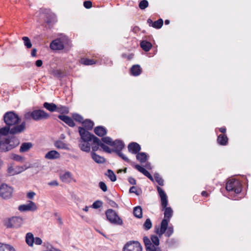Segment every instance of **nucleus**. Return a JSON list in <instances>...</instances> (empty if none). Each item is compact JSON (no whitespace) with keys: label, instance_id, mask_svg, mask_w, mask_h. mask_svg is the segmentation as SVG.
<instances>
[{"label":"nucleus","instance_id":"obj_63","mask_svg":"<svg viewBox=\"0 0 251 251\" xmlns=\"http://www.w3.org/2000/svg\"><path fill=\"white\" fill-rule=\"evenodd\" d=\"M48 185L50 186H58V183L56 180H53L49 182Z\"/></svg>","mask_w":251,"mask_h":251},{"label":"nucleus","instance_id":"obj_43","mask_svg":"<svg viewBox=\"0 0 251 251\" xmlns=\"http://www.w3.org/2000/svg\"><path fill=\"white\" fill-rule=\"evenodd\" d=\"M44 246L46 248V251H61L59 249H57L52 246L49 243H44Z\"/></svg>","mask_w":251,"mask_h":251},{"label":"nucleus","instance_id":"obj_36","mask_svg":"<svg viewBox=\"0 0 251 251\" xmlns=\"http://www.w3.org/2000/svg\"><path fill=\"white\" fill-rule=\"evenodd\" d=\"M91 156L93 159L97 163H101L104 161V158L97 154L94 152H91Z\"/></svg>","mask_w":251,"mask_h":251},{"label":"nucleus","instance_id":"obj_50","mask_svg":"<svg viewBox=\"0 0 251 251\" xmlns=\"http://www.w3.org/2000/svg\"><path fill=\"white\" fill-rule=\"evenodd\" d=\"M3 251H15L14 248L9 245L3 244Z\"/></svg>","mask_w":251,"mask_h":251},{"label":"nucleus","instance_id":"obj_6","mask_svg":"<svg viewBox=\"0 0 251 251\" xmlns=\"http://www.w3.org/2000/svg\"><path fill=\"white\" fill-rule=\"evenodd\" d=\"M13 188L6 184L0 185V197L4 200H8L12 197Z\"/></svg>","mask_w":251,"mask_h":251},{"label":"nucleus","instance_id":"obj_64","mask_svg":"<svg viewBox=\"0 0 251 251\" xmlns=\"http://www.w3.org/2000/svg\"><path fill=\"white\" fill-rule=\"evenodd\" d=\"M43 64V62L41 60H37L35 62V65L37 67H41Z\"/></svg>","mask_w":251,"mask_h":251},{"label":"nucleus","instance_id":"obj_62","mask_svg":"<svg viewBox=\"0 0 251 251\" xmlns=\"http://www.w3.org/2000/svg\"><path fill=\"white\" fill-rule=\"evenodd\" d=\"M116 180V176L114 173V172L111 170V181H115Z\"/></svg>","mask_w":251,"mask_h":251},{"label":"nucleus","instance_id":"obj_7","mask_svg":"<svg viewBox=\"0 0 251 251\" xmlns=\"http://www.w3.org/2000/svg\"><path fill=\"white\" fill-rule=\"evenodd\" d=\"M226 188L227 191H234L236 194L241 192V185L235 179H229L226 183Z\"/></svg>","mask_w":251,"mask_h":251},{"label":"nucleus","instance_id":"obj_42","mask_svg":"<svg viewBox=\"0 0 251 251\" xmlns=\"http://www.w3.org/2000/svg\"><path fill=\"white\" fill-rule=\"evenodd\" d=\"M152 227V223L151 220L148 218L147 219L143 224V228L144 229L148 230L151 229Z\"/></svg>","mask_w":251,"mask_h":251},{"label":"nucleus","instance_id":"obj_52","mask_svg":"<svg viewBox=\"0 0 251 251\" xmlns=\"http://www.w3.org/2000/svg\"><path fill=\"white\" fill-rule=\"evenodd\" d=\"M174 232V229L173 226H169L167 228V230L165 233V236L170 237Z\"/></svg>","mask_w":251,"mask_h":251},{"label":"nucleus","instance_id":"obj_13","mask_svg":"<svg viewBox=\"0 0 251 251\" xmlns=\"http://www.w3.org/2000/svg\"><path fill=\"white\" fill-rule=\"evenodd\" d=\"M157 190L161 199L162 207L165 208L168 203L167 195L161 187L157 186Z\"/></svg>","mask_w":251,"mask_h":251},{"label":"nucleus","instance_id":"obj_29","mask_svg":"<svg viewBox=\"0 0 251 251\" xmlns=\"http://www.w3.org/2000/svg\"><path fill=\"white\" fill-rule=\"evenodd\" d=\"M84 128L87 130H91L93 128L94 123L89 119H86L82 123Z\"/></svg>","mask_w":251,"mask_h":251},{"label":"nucleus","instance_id":"obj_38","mask_svg":"<svg viewBox=\"0 0 251 251\" xmlns=\"http://www.w3.org/2000/svg\"><path fill=\"white\" fill-rule=\"evenodd\" d=\"M55 147L60 149H67V145L62 141L58 140L54 143Z\"/></svg>","mask_w":251,"mask_h":251},{"label":"nucleus","instance_id":"obj_54","mask_svg":"<svg viewBox=\"0 0 251 251\" xmlns=\"http://www.w3.org/2000/svg\"><path fill=\"white\" fill-rule=\"evenodd\" d=\"M53 75L58 77H61L63 76V73L60 70H55L53 71Z\"/></svg>","mask_w":251,"mask_h":251},{"label":"nucleus","instance_id":"obj_14","mask_svg":"<svg viewBox=\"0 0 251 251\" xmlns=\"http://www.w3.org/2000/svg\"><path fill=\"white\" fill-rule=\"evenodd\" d=\"M100 143H94L93 142V146H92V151L95 152L98 151L99 147H100L102 150L107 153H110V148H109L107 146L104 144L101 140L100 139Z\"/></svg>","mask_w":251,"mask_h":251},{"label":"nucleus","instance_id":"obj_45","mask_svg":"<svg viewBox=\"0 0 251 251\" xmlns=\"http://www.w3.org/2000/svg\"><path fill=\"white\" fill-rule=\"evenodd\" d=\"M11 158L15 161H17L18 162H22L24 160L23 157H22V156H21L20 155L14 154V153H12L11 155Z\"/></svg>","mask_w":251,"mask_h":251},{"label":"nucleus","instance_id":"obj_30","mask_svg":"<svg viewBox=\"0 0 251 251\" xmlns=\"http://www.w3.org/2000/svg\"><path fill=\"white\" fill-rule=\"evenodd\" d=\"M218 143L222 146H225L228 142V138L225 134H220L217 138Z\"/></svg>","mask_w":251,"mask_h":251},{"label":"nucleus","instance_id":"obj_60","mask_svg":"<svg viewBox=\"0 0 251 251\" xmlns=\"http://www.w3.org/2000/svg\"><path fill=\"white\" fill-rule=\"evenodd\" d=\"M41 167V165H40L39 162L38 161L37 162L34 163L33 164L31 165V166L27 167V168H29L30 167L38 168V167Z\"/></svg>","mask_w":251,"mask_h":251},{"label":"nucleus","instance_id":"obj_39","mask_svg":"<svg viewBox=\"0 0 251 251\" xmlns=\"http://www.w3.org/2000/svg\"><path fill=\"white\" fill-rule=\"evenodd\" d=\"M80 62L84 65H91L96 63L94 59L85 58H81L80 60Z\"/></svg>","mask_w":251,"mask_h":251},{"label":"nucleus","instance_id":"obj_2","mask_svg":"<svg viewBox=\"0 0 251 251\" xmlns=\"http://www.w3.org/2000/svg\"><path fill=\"white\" fill-rule=\"evenodd\" d=\"M50 117L49 114L43 110H34L32 112H26L24 118L25 120L28 121L33 119L34 121H38L43 119H47Z\"/></svg>","mask_w":251,"mask_h":251},{"label":"nucleus","instance_id":"obj_55","mask_svg":"<svg viewBox=\"0 0 251 251\" xmlns=\"http://www.w3.org/2000/svg\"><path fill=\"white\" fill-rule=\"evenodd\" d=\"M83 5L86 8L89 9L92 6V3L91 1H85Z\"/></svg>","mask_w":251,"mask_h":251},{"label":"nucleus","instance_id":"obj_35","mask_svg":"<svg viewBox=\"0 0 251 251\" xmlns=\"http://www.w3.org/2000/svg\"><path fill=\"white\" fill-rule=\"evenodd\" d=\"M133 215L137 218L142 217V209L140 206H137L134 208L133 211Z\"/></svg>","mask_w":251,"mask_h":251},{"label":"nucleus","instance_id":"obj_41","mask_svg":"<svg viewBox=\"0 0 251 251\" xmlns=\"http://www.w3.org/2000/svg\"><path fill=\"white\" fill-rule=\"evenodd\" d=\"M22 39L24 41V45L27 49H30L32 47V44L31 43L30 40L28 37L24 36L22 38Z\"/></svg>","mask_w":251,"mask_h":251},{"label":"nucleus","instance_id":"obj_47","mask_svg":"<svg viewBox=\"0 0 251 251\" xmlns=\"http://www.w3.org/2000/svg\"><path fill=\"white\" fill-rule=\"evenodd\" d=\"M102 202L100 200H97L93 203L91 207L94 209H98L102 206Z\"/></svg>","mask_w":251,"mask_h":251},{"label":"nucleus","instance_id":"obj_57","mask_svg":"<svg viewBox=\"0 0 251 251\" xmlns=\"http://www.w3.org/2000/svg\"><path fill=\"white\" fill-rule=\"evenodd\" d=\"M129 192L131 193H135L137 195H139V194L138 193V192L137 191L136 187L135 186H132L131 187H130V188L129 189Z\"/></svg>","mask_w":251,"mask_h":251},{"label":"nucleus","instance_id":"obj_37","mask_svg":"<svg viewBox=\"0 0 251 251\" xmlns=\"http://www.w3.org/2000/svg\"><path fill=\"white\" fill-rule=\"evenodd\" d=\"M136 159L141 163H144L147 160V155L145 152H138L136 154Z\"/></svg>","mask_w":251,"mask_h":251},{"label":"nucleus","instance_id":"obj_4","mask_svg":"<svg viewBox=\"0 0 251 251\" xmlns=\"http://www.w3.org/2000/svg\"><path fill=\"white\" fill-rule=\"evenodd\" d=\"M78 133L80 136V140L83 142H93L94 143H100V139L95 136L94 134L87 130L85 128L79 126L78 127Z\"/></svg>","mask_w":251,"mask_h":251},{"label":"nucleus","instance_id":"obj_48","mask_svg":"<svg viewBox=\"0 0 251 251\" xmlns=\"http://www.w3.org/2000/svg\"><path fill=\"white\" fill-rule=\"evenodd\" d=\"M72 116H73V118H74V119L75 121L79 122V123L83 122V118L80 115L77 114V113H75Z\"/></svg>","mask_w":251,"mask_h":251},{"label":"nucleus","instance_id":"obj_3","mask_svg":"<svg viewBox=\"0 0 251 251\" xmlns=\"http://www.w3.org/2000/svg\"><path fill=\"white\" fill-rule=\"evenodd\" d=\"M3 120L6 126H18L20 122V118L18 115L14 111L6 112L3 117Z\"/></svg>","mask_w":251,"mask_h":251},{"label":"nucleus","instance_id":"obj_12","mask_svg":"<svg viewBox=\"0 0 251 251\" xmlns=\"http://www.w3.org/2000/svg\"><path fill=\"white\" fill-rule=\"evenodd\" d=\"M124 147L125 144L122 141L116 140L112 141L111 140V152L113 151L116 152L119 151H121Z\"/></svg>","mask_w":251,"mask_h":251},{"label":"nucleus","instance_id":"obj_11","mask_svg":"<svg viewBox=\"0 0 251 251\" xmlns=\"http://www.w3.org/2000/svg\"><path fill=\"white\" fill-rule=\"evenodd\" d=\"M111 224L116 226H122L124 225L122 219L118 215L117 213L111 209Z\"/></svg>","mask_w":251,"mask_h":251},{"label":"nucleus","instance_id":"obj_21","mask_svg":"<svg viewBox=\"0 0 251 251\" xmlns=\"http://www.w3.org/2000/svg\"><path fill=\"white\" fill-rule=\"evenodd\" d=\"M7 141L5 138L0 140V152H5L10 151Z\"/></svg>","mask_w":251,"mask_h":251},{"label":"nucleus","instance_id":"obj_59","mask_svg":"<svg viewBox=\"0 0 251 251\" xmlns=\"http://www.w3.org/2000/svg\"><path fill=\"white\" fill-rule=\"evenodd\" d=\"M35 195V193L34 192H30L27 193V198L29 199H32Z\"/></svg>","mask_w":251,"mask_h":251},{"label":"nucleus","instance_id":"obj_27","mask_svg":"<svg viewBox=\"0 0 251 251\" xmlns=\"http://www.w3.org/2000/svg\"><path fill=\"white\" fill-rule=\"evenodd\" d=\"M141 68L139 65H134L130 69V73L132 75L138 76L141 73Z\"/></svg>","mask_w":251,"mask_h":251},{"label":"nucleus","instance_id":"obj_61","mask_svg":"<svg viewBox=\"0 0 251 251\" xmlns=\"http://www.w3.org/2000/svg\"><path fill=\"white\" fill-rule=\"evenodd\" d=\"M128 180L130 184L132 185L136 184V180L134 178L132 177H129L128 178Z\"/></svg>","mask_w":251,"mask_h":251},{"label":"nucleus","instance_id":"obj_33","mask_svg":"<svg viewBox=\"0 0 251 251\" xmlns=\"http://www.w3.org/2000/svg\"><path fill=\"white\" fill-rule=\"evenodd\" d=\"M140 46L142 49L145 51H148L152 47L151 44L146 41H142L140 43Z\"/></svg>","mask_w":251,"mask_h":251},{"label":"nucleus","instance_id":"obj_18","mask_svg":"<svg viewBox=\"0 0 251 251\" xmlns=\"http://www.w3.org/2000/svg\"><path fill=\"white\" fill-rule=\"evenodd\" d=\"M169 220L166 219L162 220L161 223V227L160 230H157L156 233L158 234L159 236H161L164 233H165L168 228V222Z\"/></svg>","mask_w":251,"mask_h":251},{"label":"nucleus","instance_id":"obj_1","mask_svg":"<svg viewBox=\"0 0 251 251\" xmlns=\"http://www.w3.org/2000/svg\"><path fill=\"white\" fill-rule=\"evenodd\" d=\"M26 128V123L23 122L20 125L14 126L11 127L8 126H5L0 128V134L2 135H7L9 133L15 135L23 132Z\"/></svg>","mask_w":251,"mask_h":251},{"label":"nucleus","instance_id":"obj_23","mask_svg":"<svg viewBox=\"0 0 251 251\" xmlns=\"http://www.w3.org/2000/svg\"><path fill=\"white\" fill-rule=\"evenodd\" d=\"M33 147V144L31 142L23 143L20 148V152H25L28 151Z\"/></svg>","mask_w":251,"mask_h":251},{"label":"nucleus","instance_id":"obj_34","mask_svg":"<svg viewBox=\"0 0 251 251\" xmlns=\"http://www.w3.org/2000/svg\"><path fill=\"white\" fill-rule=\"evenodd\" d=\"M56 111L60 113L61 115L67 114L69 113V108L66 106L58 105H57Z\"/></svg>","mask_w":251,"mask_h":251},{"label":"nucleus","instance_id":"obj_8","mask_svg":"<svg viewBox=\"0 0 251 251\" xmlns=\"http://www.w3.org/2000/svg\"><path fill=\"white\" fill-rule=\"evenodd\" d=\"M23 224V219L19 217H13L5 222V225L8 228H18Z\"/></svg>","mask_w":251,"mask_h":251},{"label":"nucleus","instance_id":"obj_10","mask_svg":"<svg viewBox=\"0 0 251 251\" xmlns=\"http://www.w3.org/2000/svg\"><path fill=\"white\" fill-rule=\"evenodd\" d=\"M37 209V206L35 203L32 201H28V203L25 204L20 205L18 210L21 212L35 211Z\"/></svg>","mask_w":251,"mask_h":251},{"label":"nucleus","instance_id":"obj_24","mask_svg":"<svg viewBox=\"0 0 251 251\" xmlns=\"http://www.w3.org/2000/svg\"><path fill=\"white\" fill-rule=\"evenodd\" d=\"M95 133L100 137H102L106 135L107 130L106 128L102 126H98L94 128Z\"/></svg>","mask_w":251,"mask_h":251},{"label":"nucleus","instance_id":"obj_53","mask_svg":"<svg viewBox=\"0 0 251 251\" xmlns=\"http://www.w3.org/2000/svg\"><path fill=\"white\" fill-rule=\"evenodd\" d=\"M99 186L100 188L103 191L106 192L107 190V187L105 183L102 181H100L99 184Z\"/></svg>","mask_w":251,"mask_h":251},{"label":"nucleus","instance_id":"obj_58","mask_svg":"<svg viewBox=\"0 0 251 251\" xmlns=\"http://www.w3.org/2000/svg\"><path fill=\"white\" fill-rule=\"evenodd\" d=\"M34 242H35L36 245H40L42 243V241L41 239L39 237H36L34 238Z\"/></svg>","mask_w":251,"mask_h":251},{"label":"nucleus","instance_id":"obj_16","mask_svg":"<svg viewBox=\"0 0 251 251\" xmlns=\"http://www.w3.org/2000/svg\"><path fill=\"white\" fill-rule=\"evenodd\" d=\"M5 138L7 140V142L8 143L10 150L16 148L20 144L19 139L15 136Z\"/></svg>","mask_w":251,"mask_h":251},{"label":"nucleus","instance_id":"obj_51","mask_svg":"<svg viewBox=\"0 0 251 251\" xmlns=\"http://www.w3.org/2000/svg\"><path fill=\"white\" fill-rule=\"evenodd\" d=\"M116 153L125 161L127 162H130L129 159L125 154L121 152V151H117Z\"/></svg>","mask_w":251,"mask_h":251},{"label":"nucleus","instance_id":"obj_28","mask_svg":"<svg viewBox=\"0 0 251 251\" xmlns=\"http://www.w3.org/2000/svg\"><path fill=\"white\" fill-rule=\"evenodd\" d=\"M60 178L62 182L67 183H69L72 179L71 174L69 172H67L60 175Z\"/></svg>","mask_w":251,"mask_h":251},{"label":"nucleus","instance_id":"obj_9","mask_svg":"<svg viewBox=\"0 0 251 251\" xmlns=\"http://www.w3.org/2000/svg\"><path fill=\"white\" fill-rule=\"evenodd\" d=\"M142 248L140 244L137 241H129L123 248V251H142Z\"/></svg>","mask_w":251,"mask_h":251},{"label":"nucleus","instance_id":"obj_22","mask_svg":"<svg viewBox=\"0 0 251 251\" xmlns=\"http://www.w3.org/2000/svg\"><path fill=\"white\" fill-rule=\"evenodd\" d=\"M59 153L58 151L54 150L49 151L46 154L45 156V158L48 159H57L59 158Z\"/></svg>","mask_w":251,"mask_h":251},{"label":"nucleus","instance_id":"obj_44","mask_svg":"<svg viewBox=\"0 0 251 251\" xmlns=\"http://www.w3.org/2000/svg\"><path fill=\"white\" fill-rule=\"evenodd\" d=\"M154 179L159 185H164V180L158 173L154 174Z\"/></svg>","mask_w":251,"mask_h":251},{"label":"nucleus","instance_id":"obj_31","mask_svg":"<svg viewBox=\"0 0 251 251\" xmlns=\"http://www.w3.org/2000/svg\"><path fill=\"white\" fill-rule=\"evenodd\" d=\"M164 210V219H166L170 221V219L173 216V210L170 207H167V206L165 208H162V210Z\"/></svg>","mask_w":251,"mask_h":251},{"label":"nucleus","instance_id":"obj_25","mask_svg":"<svg viewBox=\"0 0 251 251\" xmlns=\"http://www.w3.org/2000/svg\"><path fill=\"white\" fill-rule=\"evenodd\" d=\"M79 147L81 151L87 152L90 151L91 147L89 142L79 141Z\"/></svg>","mask_w":251,"mask_h":251},{"label":"nucleus","instance_id":"obj_56","mask_svg":"<svg viewBox=\"0 0 251 251\" xmlns=\"http://www.w3.org/2000/svg\"><path fill=\"white\" fill-rule=\"evenodd\" d=\"M101 141L104 144H106L107 145H110V137H103Z\"/></svg>","mask_w":251,"mask_h":251},{"label":"nucleus","instance_id":"obj_46","mask_svg":"<svg viewBox=\"0 0 251 251\" xmlns=\"http://www.w3.org/2000/svg\"><path fill=\"white\" fill-rule=\"evenodd\" d=\"M149 6V2L147 0H141L139 4V7L141 9H145Z\"/></svg>","mask_w":251,"mask_h":251},{"label":"nucleus","instance_id":"obj_15","mask_svg":"<svg viewBox=\"0 0 251 251\" xmlns=\"http://www.w3.org/2000/svg\"><path fill=\"white\" fill-rule=\"evenodd\" d=\"M143 241L147 251H156L157 250H159V248L156 247L152 244L148 237L145 236L143 238Z\"/></svg>","mask_w":251,"mask_h":251},{"label":"nucleus","instance_id":"obj_49","mask_svg":"<svg viewBox=\"0 0 251 251\" xmlns=\"http://www.w3.org/2000/svg\"><path fill=\"white\" fill-rule=\"evenodd\" d=\"M151 238L154 246H158L159 245V240L156 235H152Z\"/></svg>","mask_w":251,"mask_h":251},{"label":"nucleus","instance_id":"obj_19","mask_svg":"<svg viewBox=\"0 0 251 251\" xmlns=\"http://www.w3.org/2000/svg\"><path fill=\"white\" fill-rule=\"evenodd\" d=\"M58 118L70 127H74L75 126L74 120L68 116L59 115Z\"/></svg>","mask_w":251,"mask_h":251},{"label":"nucleus","instance_id":"obj_5","mask_svg":"<svg viewBox=\"0 0 251 251\" xmlns=\"http://www.w3.org/2000/svg\"><path fill=\"white\" fill-rule=\"evenodd\" d=\"M69 39L65 35L62 36L51 42L50 48L52 50H62L64 48V45L68 44Z\"/></svg>","mask_w":251,"mask_h":251},{"label":"nucleus","instance_id":"obj_17","mask_svg":"<svg viewBox=\"0 0 251 251\" xmlns=\"http://www.w3.org/2000/svg\"><path fill=\"white\" fill-rule=\"evenodd\" d=\"M129 152L132 154H137L141 150V147L139 144L136 142L129 143L127 147Z\"/></svg>","mask_w":251,"mask_h":251},{"label":"nucleus","instance_id":"obj_20","mask_svg":"<svg viewBox=\"0 0 251 251\" xmlns=\"http://www.w3.org/2000/svg\"><path fill=\"white\" fill-rule=\"evenodd\" d=\"M135 168L139 172L142 173L146 176H147L148 178H149L151 181H153L154 179L151 174L146 170L144 168L141 167L139 165H135L134 166Z\"/></svg>","mask_w":251,"mask_h":251},{"label":"nucleus","instance_id":"obj_40","mask_svg":"<svg viewBox=\"0 0 251 251\" xmlns=\"http://www.w3.org/2000/svg\"><path fill=\"white\" fill-rule=\"evenodd\" d=\"M163 24V20L161 19H159V20L155 21L152 24L151 26L155 28H160L162 27Z\"/></svg>","mask_w":251,"mask_h":251},{"label":"nucleus","instance_id":"obj_32","mask_svg":"<svg viewBox=\"0 0 251 251\" xmlns=\"http://www.w3.org/2000/svg\"><path fill=\"white\" fill-rule=\"evenodd\" d=\"M34 238L32 233L28 232L26 234L25 241L27 244L30 247L33 245Z\"/></svg>","mask_w":251,"mask_h":251},{"label":"nucleus","instance_id":"obj_26","mask_svg":"<svg viewBox=\"0 0 251 251\" xmlns=\"http://www.w3.org/2000/svg\"><path fill=\"white\" fill-rule=\"evenodd\" d=\"M43 106L48 110L51 112L56 111L57 108V105L54 103H49L48 102H44Z\"/></svg>","mask_w":251,"mask_h":251}]
</instances>
